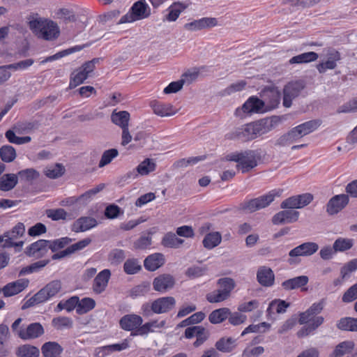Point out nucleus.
<instances>
[{"label": "nucleus", "mask_w": 357, "mask_h": 357, "mask_svg": "<svg viewBox=\"0 0 357 357\" xmlns=\"http://www.w3.org/2000/svg\"><path fill=\"white\" fill-rule=\"evenodd\" d=\"M61 289V282L59 280H53L27 300L22 305V309L25 310L34 306L35 305L45 302L50 298L55 296Z\"/></svg>", "instance_id": "obj_3"}, {"label": "nucleus", "mask_w": 357, "mask_h": 357, "mask_svg": "<svg viewBox=\"0 0 357 357\" xmlns=\"http://www.w3.org/2000/svg\"><path fill=\"white\" fill-rule=\"evenodd\" d=\"M336 326L341 331L357 332V318L349 317L341 318Z\"/></svg>", "instance_id": "obj_34"}, {"label": "nucleus", "mask_w": 357, "mask_h": 357, "mask_svg": "<svg viewBox=\"0 0 357 357\" xmlns=\"http://www.w3.org/2000/svg\"><path fill=\"white\" fill-rule=\"evenodd\" d=\"M176 284L175 278L169 273L160 274L153 280V288L155 291L165 293L173 289Z\"/></svg>", "instance_id": "obj_9"}, {"label": "nucleus", "mask_w": 357, "mask_h": 357, "mask_svg": "<svg viewBox=\"0 0 357 357\" xmlns=\"http://www.w3.org/2000/svg\"><path fill=\"white\" fill-rule=\"evenodd\" d=\"M289 306V303L282 300H275L271 302L267 309V312L271 314L273 311L277 313H283L286 311L287 308Z\"/></svg>", "instance_id": "obj_49"}, {"label": "nucleus", "mask_w": 357, "mask_h": 357, "mask_svg": "<svg viewBox=\"0 0 357 357\" xmlns=\"http://www.w3.org/2000/svg\"><path fill=\"white\" fill-rule=\"evenodd\" d=\"M21 181L25 182H31L39 177V173L34 169H26L21 170L17 173Z\"/></svg>", "instance_id": "obj_58"}, {"label": "nucleus", "mask_w": 357, "mask_h": 357, "mask_svg": "<svg viewBox=\"0 0 357 357\" xmlns=\"http://www.w3.org/2000/svg\"><path fill=\"white\" fill-rule=\"evenodd\" d=\"M280 190H271L266 195L242 203L241 204V208L247 213H253L267 207L274 201L275 197H280Z\"/></svg>", "instance_id": "obj_4"}, {"label": "nucleus", "mask_w": 357, "mask_h": 357, "mask_svg": "<svg viewBox=\"0 0 357 357\" xmlns=\"http://www.w3.org/2000/svg\"><path fill=\"white\" fill-rule=\"evenodd\" d=\"M39 355V349L31 344H24L17 350V357H38Z\"/></svg>", "instance_id": "obj_37"}, {"label": "nucleus", "mask_w": 357, "mask_h": 357, "mask_svg": "<svg viewBox=\"0 0 357 357\" xmlns=\"http://www.w3.org/2000/svg\"><path fill=\"white\" fill-rule=\"evenodd\" d=\"M264 96L268 104V107L271 109L275 108L280 103V93L278 91H267L264 93Z\"/></svg>", "instance_id": "obj_46"}, {"label": "nucleus", "mask_w": 357, "mask_h": 357, "mask_svg": "<svg viewBox=\"0 0 357 357\" xmlns=\"http://www.w3.org/2000/svg\"><path fill=\"white\" fill-rule=\"evenodd\" d=\"M280 122L278 116H273L270 119L266 118L252 122L256 135L258 137L272 130Z\"/></svg>", "instance_id": "obj_11"}, {"label": "nucleus", "mask_w": 357, "mask_h": 357, "mask_svg": "<svg viewBox=\"0 0 357 357\" xmlns=\"http://www.w3.org/2000/svg\"><path fill=\"white\" fill-rule=\"evenodd\" d=\"M229 314L230 310L229 308H219L211 312L208 316V319L211 324H220L228 319Z\"/></svg>", "instance_id": "obj_33"}, {"label": "nucleus", "mask_w": 357, "mask_h": 357, "mask_svg": "<svg viewBox=\"0 0 357 357\" xmlns=\"http://www.w3.org/2000/svg\"><path fill=\"white\" fill-rule=\"evenodd\" d=\"M5 136L8 139L9 142L19 145L29 143L31 140V138L29 136H16L15 132L11 130H7L5 133Z\"/></svg>", "instance_id": "obj_55"}, {"label": "nucleus", "mask_w": 357, "mask_h": 357, "mask_svg": "<svg viewBox=\"0 0 357 357\" xmlns=\"http://www.w3.org/2000/svg\"><path fill=\"white\" fill-rule=\"evenodd\" d=\"M229 297L219 289L206 294V300L211 303H220L227 300Z\"/></svg>", "instance_id": "obj_62"}, {"label": "nucleus", "mask_w": 357, "mask_h": 357, "mask_svg": "<svg viewBox=\"0 0 357 357\" xmlns=\"http://www.w3.org/2000/svg\"><path fill=\"white\" fill-rule=\"evenodd\" d=\"M235 342L232 337H222L216 342L215 347L222 352L229 353L234 349Z\"/></svg>", "instance_id": "obj_40"}, {"label": "nucleus", "mask_w": 357, "mask_h": 357, "mask_svg": "<svg viewBox=\"0 0 357 357\" xmlns=\"http://www.w3.org/2000/svg\"><path fill=\"white\" fill-rule=\"evenodd\" d=\"M25 233V226L22 222H18L10 231L4 233V236H10L17 239L22 237Z\"/></svg>", "instance_id": "obj_63"}, {"label": "nucleus", "mask_w": 357, "mask_h": 357, "mask_svg": "<svg viewBox=\"0 0 357 357\" xmlns=\"http://www.w3.org/2000/svg\"><path fill=\"white\" fill-rule=\"evenodd\" d=\"M29 283V280L24 278L10 282L3 287L2 289L3 294L6 297L16 295L22 291L26 287H27Z\"/></svg>", "instance_id": "obj_19"}, {"label": "nucleus", "mask_w": 357, "mask_h": 357, "mask_svg": "<svg viewBox=\"0 0 357 357\" xmlns=\"http://www.w3.org/2000/svg\"><path fill=\"white\" fill-rule=\"evenodd\" d=\"M259 155L257 151L248 149L240 152L231 153L225 156L227 161L237 162V169L242 173H247L257 166Z\"/></svg>", "instance_id": "obj_1"}, {"label": "nucleus", "mask_w": 357, "mask_h": 357, "mask_svg": "<svg viewBox=\"0 0 357 357\" xmlns=\"http://www.w3.org/2000/svg\"><path fill=\"white\" fill-rule=\"evenodd\" d=\"M298 139L297 138L295 132H294L293 129H291L286 134L280 137L277 139V141L275 142V145L280 146H287V145H289V144L294 143V142L297 141Z\"/></svg>", "instance_id": "obj_51"}, {"label": "nucleus", "mask_w": 357, "mask_h": 357, "mask_svg": "<svg viewBox=\"0 0 357 357\" xmlns=\"http://www.w3.org/2000/svg\"><path fill=\"white\" fill-rule=\"evenodd\" d=\"M45 175L50 178H56L61 176L65 172L64 167L61 164H56L45 169Z\"/></svg>", "instance_id": "obj_56"}, {"label": "nucleus", "mask_w": 357, "mask_h": 357, "mask_svg": "<svg viewBox=\"0 0 357 357\" xmlns=\"http://www.w3.org/2000/svg\"><path fill=\"white\" fill-rule=\"evenodd\" d=\"M165 324V320H162L160 322H158V320H152L142 325L137 329V335H144L149 333H154L155 331V328H164Z\"/></svg>", "instance_id": "obj_31"}, {"label": "nucleus", "mask_w": 357, "mask_h": 357, "mask_svg": "<svg viewBox=\"0 0 357 357\" xmlns=\"http://www.w3.org/2000/svg\"><path fill=\"white\" fill-rule=\"evenodd\" d=\"M142 268L139 261L137 259H128L123 264V270L128 275H133L138 273Z\"/></svg>", "instance_id": "obj_50"}, {"label": "nucleus", "mask_w": 357, "mask_h": 357, "mask_svg": "<svg viewBox=\"0 0 357 357\" xmlns=\"http://www.w3.org/2000/svg\"><path fill=\"white\" fill-rule=\"evenodd\" d=\"M155 163L153 160L146 158L143 160L136 168L139 175L145 176L153 172L155 169Z\"/></svg>", "instance_id": "obj_44"}, {"label": "nucleus", "mask_w": 357, "mask_h": 357, "mask_svg": "<svg viewBox=\"0 0 357 357\" xmlns=\"http://www.w3.org/2000/svg\"><path fill=\"white\" fill-rule=\"evenodd\" d=\"M187 7L188 5H185L181 2H174L169 7V13L165 16V20L169 22L176 21L181 12L187 8Z\"/></svg>", "instance_id": "obj_32"}, {"label": "nucleus", "mask_w": 357, "mask_h": 357, "mask_svg": "<svg viewBox=\"0 0 357 357\" xmlns=\"http://www.w3.org/2000/svg\"><path fill=\"white\" fill-rule=\"evenodd\" d=\"M15 149L10 145H4L0 149V158L5 162H11L16 158Z\"/></svg>", "instance_id": "obj_45"}, {"label": "nucleus", "mask_w": 357, "mask_h": 357, "mask_svg": "<svg viewBox=\"0 0 357 357\" xmlns=\"http://www.w3.org/2000/svg\"><path fill=\"white\" fill-rule=\"evenodd\" d=\"M18 183V175L6 174L0 178V190L7 192L13 190Z\"/></svg>", "instance_id": "obj_29"}, {"label": "nucleus", "mask_w": 357, "mask_h": 357, "mask_svg": "<svg viewBox=\"0 0 357 357\" xmlns=\"http://www.w3.org/2000/svg\"><path fill=\"white\" fill-rule=\"evenodd\" d=\"M183 240L176 237V234L172 232L166 234L162 240V245L166 248H176L183 244Z\"/></svg>", "instance_id": "obj_39"}, {"label": "nucleus", "mask_w": 357, "mask_h": 357, "mask_svg": "<svg viewBox=\"0 0 357 357\" xmlns=\"http://www.w3.org/2000/svg\"><path fill=\"white\" fill-rule=\"evenodd\" d=\"M72 239L68 237H63L54 240H47L48 244V250H50L52 252H56L60 249L65 248L67 245L72 242Z\"/></svg>", "instance_id": "obj_41"}, {"label": "nucleus", "mask_w": 357, "mask_h": 357, "mask_svg": "<svg viewBox=\"0 0 357 357\" xmlns=\"http://www.w3.org/2000/svg\"><path fill=\"white\" fill-rule=\"evenodd\" d=\"M33 63H34L33 59H28L26 60L20 61L15 63L1 66V68H3L6 70H8L9 69L14 70H25L27 68L32 66Z\"/></svg>", "instance_id": "obj_60"}, {"label": "nucleus", "mask_w": 357, "mask_h": 357, "mask_svg": "<svg viewBox=\"0 0 357 357\" xmlns=\"http://www.w3.org/2000/svg\"><path fill=\"white\" fill-rule=\"evenodd\" d=\"M62 347L56 342H47L41 347L42 357H62Z\"/></svg>", "instance_id": "obj_25"}, {"label": "nucleus", "mask_w": 357, "mask_h": 357, "mask_svg": "<svg viewBox=\"0 0 357 357\" xmlns=\"http://www.w3.org/2000/svg\"><path fill=\"white\" fill-rule=\"evenodd\" d=\"M45 333L43 326L40 323H31L26 328H20L17 331V336L24 340H33L43 335Z\"/></svg>", "instance_id": "obj_10"}, {"label": "nucleus", "mask_w": 357, "mask_h": 357, "mask_svg": "<svg viewBox=\"0 0 357 357\" xmlns=\"http://www.w3.org/2000/svg\"><path fill=\"white\" fill-rule=\"evenodd\" d=\"M31 30L38 37L46 40L56 39L59 36V28L52 20L36 19L29 22Z\"/></svg>", "instance_id": "obj_2"}, {"label": "nucleus", "mask_w": 357, "mask_h": 357, "mask_svg": "<svg viewBox=\"0 0 357 357\" xmlns=\"http://www.w3.org/2000/svg\"><path fill=\"white\" fill-rule=\"evenodd\" d=\"M119 155V151L116 149H110L103 152L99 161L98 167L102 168L109 165L114 158Z\"/></svg>", "instance_id": "obj_47"}, {"label": "nucleus", "mask_w": 357, "mask_h": 357, "mask_svg": "<svg viewBox=\"0 0 357 357\" xmlns=\"http://www.w3.org/2000/svg\"><path fill=\"white\" fill-rule=\"evenodd\" d=\"M96 305L95 301L91 298H84L81 301L79 300L76 312L79 314L87 313L94 308Z\"/></svg>", "instance_id": "obj_43"}, {"label": "nucleus", "mask_w": 357, "mask_h": 357, "mask_svg": "<svg viewBox=\"0 0 357 357\" xmlns=\"http://www.w3.org/2000/svg\"><path fill=\"white\" fill-rule=\"evenodd\" d=\"M264 105V101L252 96L243 105L242 110L247 114L264 112L265 111Z\"/></svg>", "instance_id": "obj_24"}, {"label": "nucleus", "mask_w": 357, "mask_h": 357, "mask_svg": "<svg viewBox=\"0 0 357 357\" xmlns=\"http://www.w3.org/2000/svg\"><path fill=\"white\" fill-rule=\"evenodd\" d=\"M218 285L220 290L224 292L228 297L230 296L231 291L234 289L236 284L234 280L231 278H222L218 280Z\"/></svg>", "instance_id": "obj_42"}, {"label": "nucleus", "mask_w": 357, "mask_h": 357, "mask_svg": "<svg viewBox=\"0 0 357 357\" xmlns=\"http://www.w3.org/2000/svg\"><path fill=\"white\" fill-rule=\"evenodd\" d=\"M126 257L124 251L121 249H114L109 255V260L112 264H119Z\"/></svg>", "instance_id": "obj_64"}, {"label": "nucleus", "mask_w": 357, "mask_h": 357, "mask_svg": "<svg viewBox=\"0 0 357 357\" xmlns=\"http://www.w3.org/2000/svg\"><path fill=\"white\" fill-rule=\"evenodd\" d=\"M257 279L261 286L271 287L274 284L275 275L271 268L260 266L257 273Z\"/></svg>", "instance_id": "obj_21"}, {"label": "nucleus", "mask_w": 357, "mask_h": 357, "mask_svg": "<svg viewBox=\"0 0 357 357\" xmlns=\"http://www.w3.org/2000/svg\"><path fill=\"white\" fill-rule=\"evenodd\" d=\"M305 84L303 81H295L289 82L283 89V105L285 107H290L292 100L298 96L301 91L304 89Z\"/></svg>", "instance_id": "obj_8"}, {"label": "nucleus", "mask_w": 357, "mask_h": 357, "mask_svg": "<svg viewBox=\"0 0 357 357\" xmlns=\"http://www.w3.org/2000/svg\"><path fill=\"white\" fill-rule=\"evenodd\" d=\"M319 250V245L315 242H305L295 247L289 252L287 262L289 265H296L300 263V257H310Z\"/></svg>", "instance_id": "obj_7"}, {"label": "nucleus", "mask_w": 357, "mask_h": 357, "mask_svg": "<svg viewBox=\"0 0 357 357\" xmlns=\"http://www.w3.org/2000/svg\"><path fill=\"white\" fill-rule=\"evenodd\" d=\"M9 328L7 325L0 324V356H4L7 354L5 342L9 336Z\"/></svg>", "instance_id": "obj_53"}, {"label": "nucleus", "mask_w": 357, "mask_h": 357, "mask_svg": "<svg viewBox=\"0 0 357 357\" xmlns=\"http://www.w3.org/2000/svg\"><path fill=\"white\" fill-rule=\"evenodd\" d=\"M270 326L271 325L266 322H261L256 325L251 324L242 331L241 336H244L250 333H264Z\"/></svg>", "instance_id": "obj_54"}, {"label": "nucleus", "mask_w": 357, "mask_h": 357, "mask_svg": "<svg viewBox=\"0 0 357 357\" xmlns=\"http://www.w3.org/2000/svg\"><path fill=\"white\" fill-rule=\"evenodd\" d=\"M222 241L221 234L218 232H211L207 234L203 239V245L205 248L211 250L218 246Z\"/></svg>", "instance_id": "obj_35"}, {"label": "nucleus", "mask_w": 357, "mask_h": 357, "mask_svg": "<svg viewBox=\"0 0 357 357\" xmlns=\"http://www.w3.org/2000/svg\"><path fill=\"white\" fill-rule=\"evenodd\" d=\"M218 25V20L215 17H202L199 20L185 24V29L190 31H197L202 29H210Z\"/></svg>", "instance_id": "obj_13"}, {"label": "nucleus", "mask_w": 357, "mask_h": 357, "mask_svg": "<svg viewBox=\"0 0 357 357\" xmlns=\"http://www.w3.org/2000/svg\"><path fill=\"white\" fill-rule=\"evenodd\" d=\"M151 107L155 114L161 117L170 116L176 113L172 105L154 101L151 103Z\"/></svg>", "instance_id": "obj_27"}, {"label": "nucleus", "mask_w": 357, "mask_h": 357, "mask_svg": "<svg viewBox=\"0 0 357 357\" xmlns=\"http://www.w3.org/2000/svg\"><path fill=\"white\" fill-rule=\"evenodd\" d=\"M206 271V266H199L194 265L186 269L185 275L190 279H195L204 275Z\"/></svg>", "instance_id": "obj_52"}, {"label": "nucleus", "mask_w": 357, "mask_h": 357, "mask_svg": "<svg viewBox=\"0 0 357 357\" xmlns=\"http://www.w3.org/2000/svg\"><path fill=\"white\" fill-rule=\"evenodd\" d=\"M48 251L47 240L40 239L29 245L26 248L25 253L29 257L38 259L46 256Z\"/></svg>", "instance_id": "obj_16"}, {"label": "nucleus", "mask_w": 357, "mask_h": 357, "mask_svg": "<svg viewBox=\"0 0 357 357\" xmlns=\"http://www.w3.org/2000/svg\"><path fill=\"white\" fill-rule=\"evenodd\" d=\"M321 121L320 120H311L301 123L292 129L299 139L317 130L321 126Z\"/></svg>", "instance_id": "obj_18"}, {"label": "nucleus", "mask_w": 357, "mask_h": 357, "mask_svg": "<svg viewBox=\"0 0 357 357\" xmlns=\"http://www.w3.org/2000/svg\"><path fill=\"white\" fill-rule=\"evenodd\" d=\"M175 305L176 300L174 297H161L152 302V310L155 314H164L171 311Z\"/></svg>", "instance_id": "obj_12"}, {"label": "nucleus", "mask_w": 357, "mask_h": 357, "mask_svg": "<svg viewBox=\"0 0 357 357\" xmlns=\"http://www.w3.org/2000/svg\"><path fill=\"white\" fill-rule=\"evenodd\" d=\"M354 241L351 238H338L333 243L334 249L336 252H344L352 248Z\"/></svg>", "instance_id": "obj_48"}, {"label": "nucleus", "mask_w": 357, "mask_h": 357, "mask_svg": "<svg viewBox=\"0 0 357 357\" xmlns=\"http://www.w3.org/2000/svg\"><path fill=\"white\" fill-rule=\"evenodd\" d=\"M349 203V197L345 194L333 197L326 205V212L329 215H335L343 209Z\"/></svg>", "instance_id": "obj_15"}, {"label": "nucleus", "mask_w": 357, "mask_h": 357, "mask_svg": "<svg viewBox=\"0 0 357 357\" xmlns=\"http://www.w3.org/2000/svg\"><path fill=\"white\" fill-rule=\"evenodd\" d=\"M101 60V58H94L84 63L79 68L75 70L70 74L69 88L74 89L82 84L93 72L96 65L98 64Z\"/></svg>", "instance_id": "obj_5"}, {"label": "nucleus", "mask_w": 357, "mask_h": 357, "mask_svg": "<svg viewBox=\"0 0 357 357\" xmlns=\"http://www.w3.org/2000/svg\"><path fill=\"white\" fill-rule=\"evenodd\" d=\"M165 259L161 253H154L149 255L144 261L145 268L149 271H155L163 266Z\"/></svg>", "instance_id": "obj_26"}, {"label": "nucleus", "mask_w": 357, "mask_h": 357, "mask_svg": "<svg viewBox=\"0 0 357 357\" xmlns=\"http://www.w3.org/2000/svg\"><path fill=\"white\" fill-rule=\"evenodd\" d=\"M309 282V278L307 275H300L293 278L284 280L282 282V287L286 291H291L301 288L302 290H306L303 287L307 285Z\"/></svg>", "instance_id": "obj_22"}, {"label": "nucleus", "mask_w": 357, "mask_h": 357, "mask_svg": "<svg viewBox=\"0 0 357 357\" xmlns=\"http://www.w3.org/2000/svg\"><path fill=\"white\" fill-rule=\"evenodd\" d=\"M52 326L58 330L70 329L73 328V321L71 318L67 317H54L52 320Z\"/></svg>", "instance_id": "obj_38"}, {"label": "nucleus", "mask_w": 357, "mask_h": 357, "mask_svg": "<svg viewBox=\"0 0 357 357\" xmlns=\"http://www.w3.org/2000/svg\"><path fill=\"white\" fill-rule=\"evenodd\" d=\"M111 276V272L109 269H104L100 271L95 278L93 284V290L96 294L103 292Z\"/></svg>", "instance_id": "obj_20"}, {"label": "nucleus", "mask_w": 357, "mask_h": 357, "mask_svg": "<svg viewBox=\"0 0 357 357\" xmlns=\"http://www.w3.org/2000/svg\"><path fill=\"white\" fill-rule=\"evenodd\" d=\"M299 212L294 210H284L277 213L273 215L272 222L274 225L292 223L298 220Z\"/></svg>", "instance_id": "obj_17"}, {"label": "nucleus", "mask_w": 357, "mask_h": 357, "mask_svg": "<svg viewBox=\"0 0 357 357\" xmlns=\"http://www.w3.org/2000/svg\"><path fill=\"white\" fill-rule=\"evenodd\" d=\"M354 346L355 344L353 341H343L335 347L329 357H342L347 354H350L353 351Z\"/></svg>", "instance_id": "obj_30"}, {"label": "nucleus", "mask_w": 357, "mask_h": 357, "mask_svg": "<svg viewBox=\"0 0 357 357\" xmlns=\"http://www.w3.org/2000/svg\"><path fill=\"white\" fill-rule=\"evenodd\" d=\"M98 225L97 220L91 217H81L74 222L72 230L75 232H83L95 227Z\"/></svg>", "instance_id": "obj_23"}, {"label": "nucleus", "mask_w": 357, "mask_h": 357, "mask_svg": "<svg viewBox=\"0 0 357 357\" xmlns=\"http://www.w3.org/2000/svg\"><path fill=\"white\" fill-rule=\"evenodd\" d=\"M38 127V123L36 121H24L17 123L15 126V129L19 133H24L37 129Z\"/></svg>", "instance_id": "obj_59"}, {"label": "nucleus", "mask_w": 357, "mask_h": 357, "mask_svg": "<svg viewBox=\"0 0 357 357\" xmlns=\"http://www.w3.org/2000/svg\"><path fill=\"white\" fill-rule=\"evenodd\" d=\"M151 15V10L145 0H139L134 3L130 11L122 16L118 24L132 23L135 21L147 18Z\"/></svg>", "instance_id": "obj_6"}, {"label": "nucleus", "mask_w": 357, "mask_h": 357, "mask_svg": "<svg viewBox=\"0 0 357 357\" xmlns=\"http://www.w3.org/2000/svg\"><path fill=\"white\" fill-rule=\"evenodd\" d=\"M46 215L49 218L55 221L66 220L68 216L66 211L61 208L56 209H48L46 211Z\"/></svg>", "instance_id": "obj_61"}, {"label": "nucleus", "mask_w": 357, "mask_h": 357, "mask_svg": "<svg viewBox=\"0 0 357 357\" xmlns=\"http://www.w3.org/2000/svg\"><path fill=\"white\" fill-rule=\"evenodd\" d=\"M318 57L319 56L316 52H308L293 56L289 62L290 64L306 63L316 61Z\"/></svg>", "instance_id": "obj_36"}, {"label": "nucleus", "mask_w": 357, "mask_h": 357, "mask_svg": "<svg viewBox=\"0 0 357 357\" xmlns=\"http://www.w3.org/2000/svg\"><path fill=\"white\" fill-rule=\"evenodd\" d=\"M142 322L143 319L139 315L130 314L122 317L119 321V324L124 331H135V335H137V329L142 326Z\"/></svg>", "instance_id": "obj_14"}, {"label": "nucleus", "mask_w": 357, "mask_h": 357, "mask_svg": "<svg viewBox=\"0 0 357 357\" xmlns=\"http://www.w3.org/2000/svg\"><path fill=\"white\" fill-rule=\"evenodd\" d=\"M130 119V113L127 111L116 112L115 109L111 114L112 122L121 128L129 126Z\"/></svg>", "instance_id": "obj_28"}, {"label": "nucleus", "mask_w": 357, "mask_h": 357, "mask_svg": "<svg viewBox=\"0 0 357 357\" xmlns=\"http://www.w3.org/2000/svg\"><path fill=\"white\" fill-rule=\"evenodd\" d=\"M226 138L230 140H241L242 142H248V137L245 132L244 127L237 128L233 131L226 135Z\"/></svg>", "instance_id": "obj_57"}]
</instances>
